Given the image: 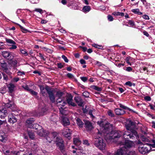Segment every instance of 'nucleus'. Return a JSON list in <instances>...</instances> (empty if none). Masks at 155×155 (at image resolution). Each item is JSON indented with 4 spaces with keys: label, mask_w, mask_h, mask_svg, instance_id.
Instances as JSON below:
<instances>
[{
    "label": "nucleus",
    "mask_w": 155,
    "mask_h": 155,
    "mask_svg": "<svg viewBox=\"0 0 155 155\" xmlns=\"http://www.w3.org/2000/svg\"><path fill=\"white\" fill-rule=\"evenodd\" d=\"M85 126L86 129L87 130H91L93 128L91 123L89 121H86L84 122Z\"/></svg>",
    "instance_id": "6ab92c4d"
},
{
    "label": "nucleus",
    "mask_w": 155,
    "mask_h": 155,
    "mask_svg": "<svg viewBox=\"0 0 155 155\" xmlns=\"http://www.w3.org/2000/svg\"><path fill=\"white\" fill-rule=\"evenodd\" d=\"M8 64H9L5 62L1 64V66L3 69L8 74H10L11 72H9L8 69Z\"/></svg>",
    "instance_id": "4468645a"
},
{
    "label": "nucleus",
    "mask_w": 155,
    "mask_h": 155,
    "mask_svg": "<svg viewBox=\"0 0 155 155\" xmlns=\"http://www.w3.org/2000/svg\"><path fill=\"white\" fill-rule=\"evenodd\" d=\"M18 75V76H21L25 74V73L24 71H19L17 72Z\"/></svg>",
    "instance_id": "e2e57ef3"
},
{
    "label": "nucleus",
    "mask_w": 155,
    "mask_h": 155,
    "mask_svg": "<svg viewBox=\"0 0 155 155\" xmlns=\"http://www.w3.org/2000/svg\"><path fill=\"white\" fill-rule=\"evenodd\" d=\"M97 124L101 127L100 132L99 131L97 134L98 137L95 138L94 145L101 150H104L106 146L105 141L103 139V136L105 139L109 140H114V138H117L120 137L121 133H116L112 135L111 130L113 128V125L105 120H101L97 122Z\"/></svg>",
    "instance_id": "f257e3e1"
},
{
    "label": "nucleus",
    "mask_w": 155,
    "mask_h": 155,
    "mask_svg": "<svg viewBox=\"0 0 155 155\" xmlns=\"http://www.w3.org/2000/svg\"><path fill=\"white\" fill-rule=\"evenodd\" d=\"M59 111L60 113L62 115H65L66 114L67 111L64 110L63 107H59Z\"/></svg>",
    "instance_id": "58836bf2"
},
{
    "label": "nucleus",
    "mask_w": 155,
    "mask_h": 155,
    "mask_svg": "<svg viewBox=\"0 0 155 155\" xmlns=\"http://www.w3.org/2000/svg\"><path fill=\"white\" fill-rule=\"evenodd\" d=\"M2 54L3 57L9 61L12 60L14 57L12 53L8 51H2Z\"/></svg>",
    "instance_id": "6e6552de"
},
{
    "label": "nucleus",
    "mask_w": 155,
    "mask_h": 155,
    "mask_svg": "<svg viewBox=\"0 0 155 155\" xmlns=\"http://www.w3.org/2000/svg\"><path fill=\"white\" fill-rule=\"evenodd\" d=\"M66 104V102L62 100V99L59 100L58 99L57 101V105L59 106V108L60 107H63Z\"/></svg>",
    "instance_id": "412c9836"
},
{
    "label": "nucleus",
    "mask_w": 155,
    "mask_h": 155,
    "mask_svg": "<svg viewBox=\"0 0 155 155\" xmlns=\"http://www.w3.org/2000/svg\"><path fill=\"white\" fill-rule=\"evenodd\" d=\"M22 87L25 90H27L28 91H30V90L31 89L29 88L28 87V86L26 85H25L22 86Z\"/></svg>",
    "instance_id": "864d4df0"
},
{
    "label": "nucleus",
    "mask_w": 155,
    "mask_h": 155,
    "mask_svg": "<svg viewBox=\"0 0 155 155\" xmlns=\"http://www.w3.org/2000/svg\"><path fill=\"white\" fill-rule=\"evenodd\" d=\"M62 123L64 126H67L70 124V123L68 118L62 117Z\"/></svg>",
    "instance_id": "a211bd4d"
},
{
    "label": "nucleus",
    "mask_w": 155,
    "mask_h": 155,
    "mask_svg": "<svg viewBox=\"0 0 155 155\" xmlns=\"http://www.w3.org/2000/svg\"><path fill=\"white\" fill-rule=\"evenodd\" d=\"M114 15L117 16H124V14L123 12H117L115 13H114Z\"/></svg>",
    "instance_id": "49530a36"
},
{
    "label": "nucleus",
    "mask_w": 155,
    "mask_h": 155,
    "mask_svg": "<svg viewBox=\"0 0 155 155\" xmlns=\"http://www.w3.org/2000/svg\"><path fill=\"white\" fill-rule=\"evenodd\" d=\"M29 138L31 139H34L35 138V135L32 131H29L28 132Z\"/></svg>",
    "instance_id": "4c0bfd02"
},
{
    "label": "nucleus",
    "mask_w": 155,
    "mask_h": 155,
    "mask_svg": "<svg viewBox=\"0 0 155 155\" xmlns=\"http://www.w3.org/2000/svg\"><path fill=\"white\" fill-rule=\"evenodd\" d=\"M131 11L134 14L138 15H141L143 14L142 12L140 11V10L138 8L132 9L131 10Z\"/></svg>",
    "instance_id": "473e14b6"
},
{
    "label": "nucleus",
    "mask_w": 155,
    "mask_h": 155,
    "mask_svg": "<svg viewBox=\"0 0 155 155\" xmlns=\"http://www.w3.org/2000/svg\"><path fill=\"white\" fill-rule=\"evenodd\" d=\"M6 136L5 133L2 131H0V140L2 142L6 140Z\"/></svg>",
    "instance_id": "5701e85b"
},
{
    "label": "nucleus",
    "mask_w": 155,
    "mask_h": 155,
    "mask_svg": "<svg viewBox=\"0 0 155 155\" xmlns=\"http://www.w3.org/2000/svg\"><path fill=\"white\" fill-rule=\"evenodd\" d=\"M71 147L74 149L72 150L73 155H86L85 151L81 147L72 146Z\"/></svg>",
    "instance_id": "423d86ee"
},
{
    "label": "nucleus",
    "mask_w": 155,
    "mask_h": 155,
    "mask_svg": "<svg viewBox=\"0 0 155 155\" xmlns=\"http://www.w3.org/2000/svg\"><path fill=\"white\" fill-rule=\"evenodd\" d=\"M107 114L109 116L111 117H114V114L113 113L112 111L110 110H109L107 111Z\"/></svg>",
    "instance_id": "8fccbe9b"
},
{
    "label": "nucleus",
    "mask_w": 155,
    "mask_h": 155,
    "mask_svg": "<svg viewBox=\"0 0 155 155\" xmlns=\"http://www.w3.org/2000/svg\"><path fill=\"white\" fill-rule=\"evenodd\" d=\"M16 24L17 25H18L19 26L21 29V31L23 32L24 33H26L28 32H30L29 31L25 29V28H24L21 25H19L18 24H17V23H16Z\"/></svg>",
    "instance_id": "72a5a7b5"
},
{
    "label": "nucleus",
    "mask_w": 155,
    "mask_h": 155,
    "mask_svg": "<svg viewBox=\"0 0 155 155\" xmlns=\"http://www.w3.org/2000/svg\"><path fill=\"white\" fill-rule=\"evenodd\" d=\"M141 144L142 145L140 144V145L138 147V150L139 152L143 154H144L148 153L151 149L150 148V149H149L147 147L145 146L144 145H143V146H142L143 143H141Z\"/></svg>",
    "instance_id": "1a4fd4ad"
},
{
    "label": "nucleus",
    "mask_w": 155,
    "mask_h": 155,
    "mask_svg": "<svg viewBox=\"0 0 155 155\" xmlns=\"http://www.w3.org/2000/svg\"><path fill=\"white\" fill-rule=\"evenodd\" d=\"M8 121L10 123L13 124L16 123L17 121V119L15 117V114L13 113L9 114L8 116Z\"/></svg>",
    "instance_id": "f8f14e48"
},
{
    "label": "nucleus",
    "mask_w": 155,
    "mask_h": 155,
    "mask_svg": "<svg viewBox=\"0 0 155 155\" xmlns=\"http://www.w3.org/2000/svg\"><path fill=\"white\" fill-rule=\"evenodd\" d=\"M49 134H48V138L49 137V138L48 139L49 140L50 139H51V140L50 138V137H49L50 136L53 135L54 138L55 137L57 136V133L56 132H53V133H51V134L49 132Z\"/></svg>",
    "instance_id": "a18cd8bd"
},
{
    "label": "nucleus",
    "mask_w": 155,
    "mask_h": 155,
    "mask_svg": "<svg viewBox=\"0 0 155 155\" xmlns=\"http://www.w3.org/2000/svg\"><path fill=\"white\" fill-rule=\"evenodd\" d=\"M76 120L77 121V124L79 127H82L84 125V123L82 122L81 120L79 118H76Z\"/></svg>",
    "instance_id": "bb28decb"
},
{
    "label": "nucleus",
    "mask_w": 155,
    "mask_h": 155,
    "mask_svg": "<svg viewBox=\"0 0 155 155\" xmlns=\"http://www.w3.org/2000/svg\"><path fill=\"white\" fill-rule=\"evenodd\" d=\"M5 106L7 108H10L14 107L15 105L13 102L12 101H10L9 103L5 104Z\"/></svg>",
    "instance_id": "cd10ccee"
},
{
    "label": "nucleus",
    "mask_w": 155,
    "mask_h": 155,
    "mask_svg": "<svg viewBox=\"0 0 155 155\" xmlns=\"http://www.w3.org/2000/svg\"><path fill=\"white\" fill-rule=\"evenodd\" d=\"M8 114V110L6 108H3L0 106V118L2 119L5 118Z\"/></svg>",
    "instance_id": "9b49d317"
},
{
    "label": "nucleus",
    "mask_w": 155,
    "mask_h": 155,
    "mask_svg": "<svg viewBox=\"0 0 155 155\" xmlns=\"http://www.w3.org/2000/svg\"><path fill=\"white\" fill-rule=\"evenodd\" d=\"M92 46L98 49H102L103 47L101 45H98L94 43L92 44Z\"/></svg>",
    "instance_id": "79ce46f5"
},
{
    "label": "nucleus",
    "mask_w": 155,
    "mask_h": 155,
    "mask_svg": "<svg viewBox=\"0 0 155 155\" xmlns=\"http://www.w3.org/2000/svg\"><path fill=\"white\" fill-rule=\"evenodd\" d=\"M7 147L6 146H4L3 147L2 150L3 153L5 155H10L11 150L10 149L7 150L5 149Z\"/></svg>",
    "instance_id": "4be33fe9"
},
{
    "label": "nucleus",
    "mask_w": 155,
    "mask_h": 155,
    "mask_svg": "<svg viewBox=\"0 0 155 155\" xmlns=\"http://www.w3.org/2000/svg\"><path fill=\"white\" fill-rule=\"evenodd\" d=\"M73 143L75 146H77L80 145L81 143V141L79 138H73Z\"/></svg>",
    "instance_id": "b1692460"
},
{
    "label": "nucleus",
    "mask_w": 155,
    "mask_h": 155,
    "mask_svg": "<svg viewBox=\"0 0 155 155\" xmlns=\"http://www.w3.org/2000/svg\"><path fill=\"white\" fill-rule=\"evenodd\" d=\"M125 84L130 87H131L132 86H135V84L132 83L130 81H128L126 82L125 83Z\"/></svg>",
    "instance_id": "37998d69"
},
{
    "label": "nucleus",
    "mask_w": 155,
    "mask_h": 155,
    "mask_svg": "<svg viewBox=\"0 0 155 155\" xmlns=\"http://www.w3.org/2000/svg\"><path fill=\"white\" fill-rule=\"evenodd\" d=\"M141 140L143 142H144L145 143L143 144V145H147L146 143L150 142V140L148 138H147L144 136H143L141 138Z\"/></svg>",
    "instance_id": "7c9ffc66"
},
{
    "label": "nucleus",
    "mask_w": 155,
    "mask_h": 155,
    "mask_svg": "<svg viewBox=\"0 0 155 155\" xmlns=\"http://www.w3.org/2000/svg\"><path fill=\"white\" fill-rule=\"evenodd\" d=\"M18 64V61L16 60L12 61V65L14 67L17 66V65Z\"/></svg>",
    "instance_id": "13d9d810"
},
{
    "label": "nucleus",
    "mask_w": 155,
    "mask_h": 155,
    "mask_svg": "<svg viewBox=\"0 0 155 155\" xmlns=\"http://www.w3.org/2000/svg\"><path fill=\"white\" fill-rule=\"evenodd\" d=\"M118 105L121 108H122L124 110H129L130 111H132V110L129 108L127 106H126L124 105H123L122 104H119Z\"/></svg>",
    "instance_id": "f704fd0d"
},
{
    "label": "nucleus",
    "mask_w": 155,
    "mask_h": 155,
    "mask_svg": "<svg viewBox=\"0 0 155 155\" xmlns=\"http://www.w3.org/2000/svg\"><path fill=\"white\" fill-rule=\"evenodd\" d=\"M7 87L9 91L12 93L13 91L15 86L13 84L11 83L8 84Z\"/></svg>",
    "instance_id": "393cba45"
},
{
    "label": "nucleus",
    "mask_w": 155,
    "mask_h": 155,
    "mask_svg": "<svg viewBox=\"0 0 155 155\" xmlns=\"http://www.w3.org/2000/svg\"><path fill=\"white\" fill-rule=\"evenodd\" d=\"M127 155H136V153L135 151H131L129 152Z\"/></svg>",
    "instance_id": "052dcab7"
},
{
    "label": "nucleus",
    "mask_w": 155,
    "mask_h": 155,
    "mask_svg": "<svg viewBox=\"0 0 155 155\" xmlns=\"http://www.w3.org/2000/svg\"><path fill=\"white\" fill-rule=\"evenodd\" d=\"M125 127L127 130L130 131L135 136H138L137 132L135 130L136 126L134 122L130 120L127 121V123L125 124Z\"/></svg>",
    "instance_id": "7ed1b4c3"
},
{
    "label": "nucleus",
    "mask_w": 155,
    "mask_h": 155,
    "mask_svg": "<svg viewBox=\"0 0 155 155\" xmlns=\"http://www.w3.org/2000/svg\"><path fill=\"white\" fill-rule=\"evenodd\" d=\"M132 58L130 56L127 57H126L125 59V61L129 65H131L130 61L132 60Z\"/></svg>",
    "instance_id": "e433bc0d"
},
{
    "label": "nucleus",
    "mask_w": 155,
    "mask_h": 155,
    "mask_svg": "<svg viewBox=\"0 0 155 155\" xmlns=\"http://www.w3.org/2000/svg\"><path fill=\"white\" fill-rule=\"evenodd\" d=\"M83 95L85 97H88L89 96V94L87 91H84L83 94Z\"/></svg>",
    "instance_id": "603ef678"
},
{
    "label": "nucleus",
    "mask_w": 155,
    "mask_h": 155,
    "mask_svg": "<svg viewBox=\"0 0 155 155\" xmlns=\"http://www.w3.org/2000/svg\"><path fill=\"white\" fill-rule=\"evenodd\" d=\"M81 80L84 82H86L87 80V77H80Z\"/></svg>",
    "instance_id": "4d7b16f0"
},
{
    "label": "nucleus",
    "mask_w": 155,
    "mask_h": 155,
    "mask_svg": "<svg viewBox=\"0 0 155 155\" xmlns=\"http://www.w3.org/2000/svg\"><path fill=\"white\" fill-rule=\"evenodd\" d=\"M67 76L69 78H72L74 77L73 75L70 73H68L67 74Z\"/></svg>",
    "instance_id": "774afa93"
},
{
    "label": "nucleus",
    "mask_w": 155,
    "mask_h": 155,
    "mask_svg": "<svg viewBox=\"0 0 155 155\" xmlns=\"http://www.w3.org/2000/svg\"><path fill=\"white\" fill-rule=\"evenodd\" d=\"M5 41L6 42H7L8 43L10 44H15L16 42L14 41L13 40L8 39L6 38H5Z\"/></svg>",
    "instance_id": "ea45409f"
},
{
    "label": "nucleus",
    "mask_w": 155,
    "mask_h": 155,
    "mask_svg": "<svg viewBox=\"0 0 155 155\" xmlns=\"http://www.w3.org/2000/svg\"><path fill=\"white\" fill-rule=\"evenodd\" d=\"M63 94V92L60 91H57L56 93V95L58 97V100H61V97Z\"/></svg>",
    "instance_id": "a19ab883"
},
{
    "label": "nucleus",
    "mask_w": 155,
    "mask_h": 155,
    "mask_svg": "<svg viewBox=\"0 0 155 155\" xmlns=\"http://www.w3.org/2000/svg\"><path fill=\"white\" fill-rule=\"evenodd\" d=\"M153 144H150L148 143H147L146 144L149 147V148H151V147L155 148V140H152Z\"/></svg>",
    "instance_id": "c9c22d12"
},
{
    "label": "nucleus",
    "mask_w": 155,
    "mask_h": 155,
    "mask_svg": "<svg viewBox=\"0 0 155 155\" xmlns=\"http://www.w3.org/2000/svg\"><path fill=\"white\" fill-rule=\"evenodd\" d=\"M61 57L65 62L68 63V59L65 55H62Z\"/></svg>",
    "instance_id": "bf43d9fd"
},
{
    "label": "nucleus",
    "mask_w": 155,
    "mask_h": 155,
    "mask_svg": "<svg viewBox=\"0 0 155 155\" xmlns=\"http://www.w3.org/2000/svg\"><path fill=\"white\" fill-rule=\"evenodd\" d=\"M37 56L40 57L42 59L43 61H45V58L44 56L41 53H39L37 55Z\"/></svg>",
    "instance_id": "3c124183"
},
{
    "label": "nucleus",
    "mask_w": 155,
    "mask_h": 155,
    "mask_svg": "<svg viewBox=\"0 0 155 155\" xmlns=\"http://www.w3.org/2000/svg\"><path fill=\"white\" fill-rule=\"evenodd\" d=\"M20 51L21 53L24 54V56H26L28 55V54L25 50H20Z\"/></svg>",
    "instance_id": "09e8293b"
},
{
    "label": "nucleus",
    "mask_w": 155,
    "mask_h": 155,
    "mask_svg": "<svg viewBox=\"0 0 155 155\" xmlns=\"http://www.w3.org/2000/svg\"><path fill=\"white\" fill-rule=\"evenodd\" d=\"M74 100L78 105L80 107L84 106L83 100L80 97H74Z\"/></svg>",
    "instance_id": "dca6fc26"
},
{
    "label": "nucleus",
    "mask_w": 155,
    "mask_h": 155,
    "mask_svg": "<svg viewBox=\"0 0 155 155\" xmlns=\"http://www.w3.org/2000/svg\"><path fill=\"white\" fill-rule=\"evenodd\" d=\"M114 111L116 114L117 115H123L126 113L124 110L119 108L115 109Z\"/></svg>",
    "instance_id": "aec40b11"
},
{
    "label": "nucleus",
    "mask_w": 155,
    "mask_h": 155,
    "mask_svg": "<svg viewBox=\"0 0 155 155\" xmlns=\"http://www.w3.org/2000/svg\"><path fill=\"white\" fill-rule=\"evenodd\" d=\"M90 88L94 90H95L98 91H101L102 90V88L101 87H99L96 86L94 85H92L90 87Z\"/></svg>",
    "instance_id": "c85d7f7f"
},
{
    "label": "nucleus",
    "mask_w": 155,
    "mask_h": 155,
    "mask_svg": "<svg viewBox=\"0 0 155 155\" xmlns=\"http://www.w3.org/2000/svg\"><path fill=\"white\" fill-rule=\"evenodd\" d=\"M111 132H112V135L116 133H120L121 132V135H120V137H119L117 138H114V139L115 140H117L118 138H119L121 135H123L124 137V138L126 139H134L135 137H137V136H135L134 134H133V133H131L130 132H129L128 131H125L124 133H123L121 131H113L111 130Z\"/></svg>",
    "instance_id": "39448f33"
},
{
    "label": "nucleus",
    "mask_w": 155,
    "mask_h": 155,
    "mask_svg": "<svg viewBox=\"0 0 155 155\" xmlns=\"http://www.w3.org/2000/svg\"><path fill=\"white\" fill-rule=\"evenodd\" d=\"M115 142L119 143L120 146L123 145L124 146L121 147L124 149V150L125 151H127V149L132 147L134 146V143L129 140H123V141H120L119 142L117 141Z\"/></svg>",
    "instance_id": "20e7f679"
},
{
    "label": "nucleus",
    "mask_w": 155,
    "mask_h": 155,
    "mask_svg": "<svg viewBox=\"0 0 155 155\" xmlns=\"http://www.w3.org/2000/svg\"><path fill=\"white\" fill-rule=\"evenodd\" d=\"M39 87H40L41 92L43 96H45L46 94V91L48 94L50 101L52 103L55 102L54 95L53 93V91L51 90V88L47 86H46L45 88L42 85H40Z\"/></svg>",
    "instance_id": "f03ea898"
},
{
    "label": "nucleus",
    "mask_w": 155,
    "mask_h": 155,
    "mask_svg": "<svg viewBox=\"0 0 155 155\" xmlns=\"http://www.w3.org/2000/svg\"><path fill=\"white\" fill-rule=\"evenodd\" d=\"M107 18L109 21H112L113 20V17L110 15H109L107 16Z\"/></svg>",
    "instance_id": "0e129e2a"
},
{
    "label": "nucleus",
    "mask_w": 155,
    "mask_h": 155,
    "mask_svg": "<svg viewBox=\"0 0 155 155\" xmlns=\"http://www.w3.org/2000/svg\"><path fill=\"white\" fill-rule=\"evenodd\" d=\"M34 11L39 12L41 14L43 13V10L41 8H35Z\"/></svg>",
    "instance_id": "6e6d98bb"
},
{
    "label": "nucleus",
    "mask_w": 155,
    "mask_h": 155,
    "mask_svg": "<svg viewBox=\"0 0 155 155\" xmlns=\"http://www.w3.org/2000/svg\"><path fill=\"white\" fill-rule=\"evenodd\" d=\"M72 132V131L71 129L67 127L62 132V134L64 136L70 140L71 138V135Z\"/></svg>",
    "instance_id": "9d476101"
},
{
    "label": "nucleus",
    "mask_w": 155,
    "mask_h": 155,
    "mask_svg": "<svg viewBox=\"0 0 155 155\" xmlns=\"http://www.w3.org/2000/svg\"><path fill=\"white\" fill-rule=\"evenodd\" d=\"M125 152V151L124 150V149L121 147L119 149L117 150L116 153L114 155H123Z\"/></svg>",
    "instance_id": "a878e982"
},
{
    "label": "nucleus",
    "mask_w": 155,
    "mask_h": 155,
    "mask_svg": "<svg viewBox=\"0 0 155 155\" xmlns=\"http://www.w3.org/2000/svg\"><path fill=\"white\" fill-rule=\"evenodd\" d=\"M67 101L69 105L72 106H75L76 105L73 102V97L71 95H69L67 97Z\"/></svg>",
    "instance_id": "f3484780"
},
{
    "label": "nucleus",
    "mask_w": 155,
    "mask_h": 155,
    "mask_svg": "<svg viewBox=\"0 0 155 155\" xmlns=\"http://www.w3.org/2000/svg\"><path fill=\"white\" fill-rule=\"evenodd\" d=\"M91 8L89 6H85L82 9L83 12L85 13L88 12L91 10Z\"/></svg>",
    "instance_id": "2f4dec72"
},
{
    "label": "nucleus",
    "mask_w": 155,
    "mask_h": 155,
    "mask_svg": "<svg viewBox=\"0 0 155 155\" xmlns=\"http://www.w3.org/2000/svg\"><path fill=\"white\" fill-rule=\"evenodd\" d=\"M57 145L59 147L61 150H62L63 149L64 145V141L61 138H59V140L57 141L56 143Z\"/></svg>",
    "instance_id": "2eb2a0df"
},
{
    "label": "nucleus",
    "mask_w": 155,
    "mask_h": 155,
    "mask_svg": "<svg viewBox=\"0 0 155 155\" xmlns=\"http://www.w3.org/2000/svg\"><path fill=\"white\" fill-rule=\"evenodd\" d=\"M38 134L41 137H45L49 143H50L51 142L52 140L50 139V140H49L48 139L49 138V137L48 138V134H49L48 131L45 130H44L43 129H41L38 131Z\"/></svg>",
    "instance_id": "0eeeda50"
},
{
    "label": "nucleus",
    "mask_w": 155,
    "mask_h": 155,
    "mask_svg": "<svg viewBox=\"0 0 155 155\" xmlns=\"http://www.w3.org/2000/svg\"><path fill=\"white\" fill-rule=\"evenodd\" d=\"M128 23L132 27H134L135 25L134 21L131 20H129Z\"/></svg>",
    "instance_id": "5fc2aeb1"
},
{
    "label": "nucleus",
    "mask_w": 155,
    "mask_h": 155,
    "mask_svg": "<svg viewBox=\"0 0 155 155\" xmlns=\"http://www.w3.org/2000/svg\"><path fill=\"white\" fill-rule=\"evenodd\" d=\"M10 153V155H19L20 154L19 151L14 150H11Z\"/></svg>",
    "instance_id": "c03bdc74"
},
{
    "label": "nucleus",
    "mask_w": 155,
    "mask_h": 155,
    "mask_svg": "<svg viewBox=\"0 0 155 155\" xmlns=\"http://www.w3.org/2000/svg\"><path fill=\"white\" fill-rule=\"evenodd\" d=\"M15 44H12L11 47H10L9 49L10 50L12 49H15L17 48V47L16 45H15Z\"/></svg>",
    "instance_id": "69168bd1"
},
{
    "label": "nucleus",
    "mask_w": 155,
    "mask_h": 155,
    "mask_svg": "<svg viewBox=\"0 0 155 155\" xmlns=\"http://www.w3.org/2000/svg\"><path fill=\"white\" fill-rule=\"evenodd\" d=\"M29 92L31 93V94L33 95L36 96L37 95L38 93L37 92L33 91L32 89H31Z\"/></svg>",
    "instance_id": "680f3d73"
},
{
    "label": "nucleus",
    "mask_w": 155,
    "mask_h": 155,
    "mask_svg": "<svg viewBox=\"0 0 155 155\" xmlns=\"http://www.w3.org/2000/svg\"><path fill=\"white\" fill-rule=\"evenodd\" d=\"M124 69L128 72H131L132 70V69L131 67H127L126 68H124Z\"/></svg>",
    "instance_id": "de8ad7c7"
},
{
    "label": "nucleus",
    "mask_w": 155,
    "mask_h": 155,
    "mask_svg": "<svg viewBox=\"0 0 155 155\" xmlns=\"http://www.w3.org/2000/svg\"><path fill=\"white\" fill-rule=\"evenodd\" d=\"M95 112V110L94 109H93L92 110H90L88 111V114L90 115V117L93 119L95 118V116L94 115V113Z\"/></svg>",
    "instance_id": "c756f323"
},
{
    "label": "nucleus",
    "mask_w": 155,
    "mask_h": 155,
    "mask_svg": "<svg viewBox=\"0 0 155 155\" xmlns=\"http://www.w3.org/2000/svg\"><path fill=\"white\" fill-rule=\"evenodd\" d=\"M34 119L33 118H30L26 121V125L29 128H34Z\"/></svg>",
    "instance_id": "ddd939ff"
},
{
    "label": "nucleus",
    "mask_w": 155,
    "mask_h": 155,
    "mask_svg": "<svg viewBox=\"0 0 155 155\" xmlns=\"http://www.w3.org/2000/svg\"><path fill=\"white\" fill-rule=\"evenodd\" d=\"M95 64L99 66H101L102 65V63L97 61H95Z\"/></svg>",
    "instance_id": "338daca9"
}]
</instances>
